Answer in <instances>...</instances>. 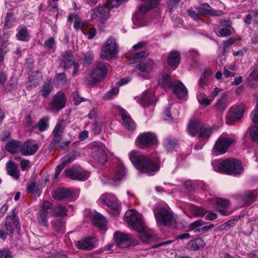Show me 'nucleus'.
I'll return each mask as SVG.
<instances>
[{"instance_id":"f257e3e1","label":"nucleus","mask_w":258,"mask_h":258,"mask_svg":"<svg viewBox=\"0 0 258 258\" xmlns=\"http://www.w3.org/2000/svg\"><path fill=\"white\" fill-rule=\"evenodd\" d=\"M128 156L135 167L140 172L152 175L159 169V164L154 163L139 151H132L129 153Z\"/></svg>"},{"instance_id":"f03ea898","label":"nucleus","mask_w":258,"mask_h":258,"mask_svg":"<svg viewBox=\"0 0 258 258\" xmlns=\"http://www.w3.org/2000/svg\"><path fill=\"white\" fill-rule=\"evenodd\" d=\"M212 166L215 171L227 174L236 175L243 171L241 162L233 159H228L220 162L214 161Z\"/></svg>"},{"instance_id":"7ed1b4c3","label":"nucleus","mask_w":258,"mask_h":258,"mask_svg":"<svg viewBox=\"0 0 258 258\" xmlns=\"http://www.w3.org/2000/svg\"><path fill=\"white\" fill-rule=\"evenodd\" d=\"M213 128L206 127L201 121L197 118H191L187 126L188 134L192 136H198L203 140H207L210 138Z\"/></svg>"},{"instance_id":"20e7f679","label":"nucleus","mask_w":258,"mask_h":258,"mask_svg":"<svg viewBox=\"0 0 258 258\" xmlns=\"http://www.w3.org/2000/svg\"><path fill=\"white\" fill-rule=\"evenodd\" d=\"M124 218L127 223L137 232H142L145 228L142 215L135 210H127Z\"/></svg>"},{"instance_id":"39448f33","label":"nucleus","mask_w":258,"mask_h":258,"mask_svg":"<svg viewBox=\"0 0 258 258\" xmlns=\"http://www.w3.org/2000/svg\"><path fill=\"white\" fill-rule=\"evenodd\" d=\"M106 63L98 62L95 64V68L87 77L86 79L89 84H95L102 81L106 78L108 73V66Z\"/></svg>"},{"instance_id":"423d86ee","label":"nucleus","mask_w":258,"mask_h":258,"mask_svg":"<svg viewBox=\"0 0 258 258\" xmlns=\"http://www.w3.org/2000/svg\"><path fill=\"white\" fill-rule=\"evenodd\" d=\"M235 142V139L222 135L218 138L212 149V154L214 156H218L225 154L227 149Z\"/></svg>"},{"instance_id":"0eeeda50","label":"nucleus","mask_w":258,"mask_h":258,"mask_svg":"<svg viewBox=\"0 0 258 258\" xmlns=\"http://www.w3.org/2000/svg\"><path fill=\"white\" fill-rule=\"evenodd\" d=\"M153 211L157 222L168 226L172 225L175 223L174 217L168 210L155 207Z\"/></svg>"},{"instance_id":"6e6552de","label":"nucleus","mask_w":258,"mask_h":258,"mask_svg":"<svg viewBox=\"0 0 258 258\" xmlns=\"http://www.w3.org/2000/svg\"><path fill=\"white\" fill-rule=\"evenodd\" d=\"M91 156L94 160L104 164L107 161V156L105 153L106 147L100 142H95L91 144Z\"/></svg>"},{"instance_id":"1a4fd4ad","label":"nucleus","mask_w":258,"mask_h":258,"mask_svg":"<svg viewBox=\"0 0 258 258\" xmlns=\"http://www.w3.org/2000/svg\"><path fill=\"white\" fill-rule=\"evenodd\" d=\"M117 53V45L115 39L109 38L100 51V57L102 59L109 60L115 56Z\"/></svg>"},{"instance_id":"9d476101","label":"nucleus","mask_w":258,"mask_h":258,"mask_svg":"<svg viewBox=\"0 0 258 258\" xmlns=\"http://www.w3.org/2000/svg\"><path fill=\"white\" fill-rule=\"evenodd\" d=\"M98 202L103 205H106L111 210H112L113 211L112 214L117 215L119 214L118 200L114 195L105 193L98 199Z\"/></svg>"},{"instance_id":"9b49d317","label":"nucleus","mask_w":258,"mask_h":258,"mask_svg":"<svg viewBox=\"0 0 258 258\" xmlns=\"http://www.w3.org/2000/svg\"><path fill=\"white\" fill-rule=\"evenodd\" d=\"M52 197L54 199L58 201L75 200L78 195L70 189L59 188L53 192Z\"/></svg>"},{"instance_id":"f8f14e48","label":"nucleus","mask_w":258,"mask_h":258,"mask_svg":"<svg viewBox=\"0 0 258 258\" xmlns=\"http://www.w3.org/2000/svg\"><path fill=\"white\" fill-rule=\"evenodd\" d=\"M244 110L243 105L234 106L231 107L227 114L226 121L229 125H231L239 120L243 116Z\"/></svg>"},{"instance_id":"ddd939ff","label":"nucleus","mask_w":258,"mask_h":258,"mask_svg":"<svg viewBox=\"0 0 258 258\" xmlns=\"http://www.w3.org/2000/svg\"><path fill=\"white\" fill-rule=\"evenodd\" d=\"M157 138L155 135L151 132H146L140 134L137 139V144L143 148L150 147L156 144Z\"/></svg>"},{"instance_id":"4468645a","label":"nucleus","mask_w":258,"mask_h":258,"mask_svg":"<svg viewBox=\"0 0 258 258\" xmlns=\"http://www.w3.org/2000/svg\"><path fill=\"white\" fill-rule=\"evenodd\" d=\"M52 212L51 203L48 201L43 203L42 209L37 214V219L39 223L43 226H47V217Z\"/></svg>"},{"instance_id":"2eb2a0df","label":"nucleus","mask_w":258,"mask_h":258,"mask_svg":"<svg viewBox=\"0 0 258 258\" xmlns=\"http://www.w3.org/2000/svg\"><path fill=\"white\" fill-rule=\"evenodd\" d=\"M110 9V8L106 6L99 7L93 11L91 14V17L93 19H97L99 22L103 23L109 18Z\"/></svg>"},{"instance_id":"dca6fc26","label":"nucleus","mask_w":258,"mask_h":258,"mask_svg":"<svg viewBox=\"0 0 258 258\" xmlns=\"http://www.w3.org/2000/svg\"><path fill=\"white\" fill-rule=\"evenodd\" d=\"M38 149V144L33 140H28L21 145V153L24 156H29L34 154Z\"/></svg>"},{"instance_id":"f3484780","label":"nucleus","mask_w":258,"mask_h":258,"mask_svg":"<svg viewBox=\"0 0 258 258\" xmlns=\"http://www.w3.org/2000/svg\"><path fill=\"white\" fill-rule=\"evenodd\" d=\"M114 237L118 246L121 248L128 246L130 242L133 239L131 235L119 232L114 234Z\"/></svg>"},{"instance_id":"a211bd4d","label":"nucleus","mask_w":258,"mask_h":258,"mask_svg":"<svg viewBox=\"0 0 258 258\" xmlns=\"http://www.w3.org/2000/svg\"><path fill=\"white\" fill-rule=\"evenodd\" d=\"M171 88L174 94L179 98H184L186 96L187 90L185 86L179 81H174Z\"/></svg>"},{"instance_id":"6ab92c4d","label":"nucleus","mask_w":258,"mask_h":258,"mask_svg":"<svg viewBox=\"0 0 258 258\" xmlns=\"http://www.w3.org/2000/svg\"><path fill=\"white\" fill-rule=\"evenodd\" d=\"M66 99L64 94L61 92L56 93L51 103V107L56 110H60L65 106Z\"/></svg>"},{"instance_id":"aec40b11","label":"nucleus","mask_w":258,"mask_h":258,"mask_svg":"<svg viewBox=\"0 0 258 258\" xmlns=\"http://www.w3.org/2000/svg\"><path fill=\"white\" fill-rule=\"evenodd\" d=\"M197 10L200 14L205 16H218L221 14V11L214 10L208 4L204 3L201 4Z\"/></svg>"},{"instance_id":"412c9836","label":"nucleus","mask_w":258,"mask_h":258,"mask_svg":"<svg viewBox=\"0 0 258 258\" xmlns=\"http://www.w3.org/2000/svg\"><path fill=\"white\" fill-rule=\"evenodd\" d=\"M18 224L17 218L15 213V210L12 211V214L7 217L5 226L6 227V234L10 235L13 232V227Z\"/></svg>"},{"instance_id":"4be33fe9","label":"nucleus","mask_w":258,"mask_h":258,"mask_svg":"<svg viewBox=\"0 0 258 258\" xmlns=\"http://www.w3.org/2000/svg\"><path fill=\"white\" fill-rule=\"evenodd\" d=\"M96 241L94 237H89L79 241L77 246L80 249L89 250L94 247Z\"/></svg>"},{"instance_id":"5701e85b","label":"nucleus","mask_w":258,"mask_h":258,"mask_svg":"<svg viewBox=\"0 0 258 258\" xmlns=\"http://www.w3.org/2000/svg\"><path fill=\"white\" fill-rule=\"evenodd\" d=\"M66 126V123L64 120H61L57 123L52 132L54 136V138L52 140L53 143L58 142V140L61 138Z\"/></svg>"},{"instance_id":"b1692460","label":"nucleus","mask_w":258,"mask_h":258,"mask_svg":"<svg viewBox=\"0 0 258 258\" xmlns=\"http://www.w3.org/2000/svg\"><path fill=\"white\" fill-rule=\"evenodd\" d=\"M205 242L201 238H196L190 240L186 244V248L189 251H197L202 248Z\"/></svg>"},{"instance_id":"393cba45","label":"nucleus","mask_w":258,"mask_h":258,"mask_svg":"<svg viewBox=\"0 0 258 258\" xmlns=\"http://www.w3.org/2000/svg\"><path fill=\"white\" fill-rule=\"evenodd\" d=\"M61 64L65 68H69L74 64V60L73 53L71 51L67 50L62 55Z\"/></svg>"},{"instance_id":"a878e982","label":"nucleus","mask_w":258,"mask_h":258,"mask_svg":"<svg viewBox=\"0 0 258 258\" xmlns=\"http://www.w3.org/2000/svg\"><path fill=\"white\" fill-rule=\"evenodd\" d=\"M119 113L122 117L123 122L128 130H133L135 128V124L127 112L123 109H120Z\"/></svg>"},{"instance_id":"bb28decb","label":"nucleus","mask_w":258,"mask_h":258,"mask_svg":"<svg viewBox=\"0 0 258 258\" xmlns=\"http://www.w3.org/2000/svg\"><path fill=\"white\" fill-rule=\"evenodd\" d=\"M155 64L153 60H148L146 62H141L138 64L136 68L141 73L149 74L154 68Z\"/></svg>"},{"instance_id":"cd10ccee","label":"nucleus","mask_w":258,"mask_h":258,"mask_svg":"<svg viewBox=\"0 0 258 258\" xmlns=\"http://www.w3.org/2000/svg\"><path fill=\"white\" fill-rule=\"evenodd\" d=\"M173 82H172L169 76L166 74H162L159 76L158 84L162 88L166 89L172 87Z\"/></svg>"},{"instance_id":"c85d7f7f","label":"nucleus","mask_w":258,"mask_h":258,"mask_svg":"<svg viewBox=\"0 0 258 258\" xmlns=\"http://www.w3.org/2000/svg\"><path fill=\"white\" fill-rule=\"evenodd\" d=\"M7 168L9 174L15 179H18L20 176V172L17 165L12 161L7 163Z\"/></svg>"},{"instance_id":"c756f323","label":"nucleus","mask_w":258,"mask_h":258,"mask_svg":"<svg viewBox=\"0 0 258 258\" xmlns=\"http://www.w3.org/2000/svg\"><path fill=\"white\" fill-rule=\"evenodd\" d=\"M180 60V57L179 52L172 51L169 54L167 61L170 66L176 68L178 65Z\"/></svg>"},{"instance_id":"7c9ffc66","label":"nucleus","mask_w":258,"mask_h":258,"mask_svg":"<svg viewBox=\"0 0 258 258\" xmlns=\"http://www.w3.org/2000/svg\"><path fill=\"white\" fill-rule=\"evenodd\" d=\"M156 101L152 99V94L148 91H146L143 93L140 100V103L145 107L149 104L155 103Z\"/></svg>"},{"instance_id":"2f4dec72","label":"nucleus","mask_w":258,"mask_h":258,"mask_svg":"<svg viewBox=\"0 0 258 258\" xmlns=\"http://www.w3.org/2000/svg\"><path fill=\"white\" fill-rule=\"evenodd\" d=\"M145 4L140 8L139 11L141 13H145L150 9L156 7L159 4V0H142Z\"/></svg>"},{"instance_id":"473e14b6","label":"nucleus","mask_w":258,"mask_h":258,"mask_svg":"<svg viewBox=\"0 0 258 258\" xmlns=\"http://www.w3.org/2000/svg\"><path fill=\"white\" fill-rule=\"evenodd\" d=\"M237 220L236 219H232L224 223V224L219 225L214 229L215 232H218L222 230H228L231 227H233L237 224Z\"/></svg>"},{"instance_id":"72a5a7b5","label":"nucleus","mask_w":258,"mask_h":258,"mask_svg":"<svg viewBox=\"0 0 258 258\" xmlns=\"http://www.w3.org/2000/svg\"><path fill=\"white\" fill-rule=\"evenodd\" d=\"M189 210L192 215L195 217H202L206 213V211L205 209L194 205L189 207Z\"/></svg>"},{"instance_id":"f704fd0d","label":"nucleus","mask_w":258,"mask_h":258,"mask_svg":"<svg viewBox=\"0 0 258 258\" xmlns=\"http://www.w3.org/2000/svg\"><path fill=\"white\" fill-rule=\"evenodd\" d=\"M17 39L20 41H28L30 39L28 30L26 27H23L18 30L16 34Z\"/></svg>"},{"instance_id":"c9c22d12","label":"nucleus","mask_w":258,"mask_h":258,"mask_svg":"<svg viewBox=\"0 0 258 258\" xmlns=\"http://www.w3.org/2000/svg\"><path fill=\"white\" fill-rule=\"evenodd\" d=\"M92 221L97 226L102 228L106 223L105 218L99 213H95L92 217Z\"/></svg>"},{"instance_id":"e433bc0d","label":"nucleus","mask_w":258,"mask_h":258,"mask_svg":"<svg viewBox=\"0 0 258 258\" xmlns=\"http://www.w3.org/2000/svg\"><path fill=\"white\" fill-rule=\"evenodd\" d=\"M52 212H50L51 216H63L67 215V210L65 207L61 205H57L55 208H52L51 206Z\"/></svg>"},{"instance_id":"4c0bfd02","label":"nucleus","mask_w":258,"mask_h":258,"mask_svg":"<svg viewBox=\"0 0 258 258\" xmlns=\"http://www.w3.org/2000/svg\"><path fill=\"white\" fill-rule=\"evenodd\" d=\"M20 147L21 143L17 140L9 142L6 145V149L12 153L16 152Z\"/></svg>"},{"instance_id":"58836bf2","label":"nucleus","mask_w":258,"mask_h":258,"mask_svg":"<svg viewBox=\"0 0 258 258\" xmlns=\"http://www.w3.org/2000/svg\"><path fill=\"white\" fill-rule=\"evenodd\" d=\"M49 119V117L46 116L42 118L39 121L36 126V127L39 130V132H44L47 130L48 127V122Z\"/></svg>"},{"instance_id":"ea45409f","label":"nucleus","mask_w":258,"mask_h":258,"mask_svg":"<svg viewBox=\"0 0 258 258\" xmlns=\"http://www.w3.org/2000/svg\"><path fill=\"white\" fill-rule=\"evenodd\" d=\"M251 20L258 23V10H251L247 15L244 21L247 24H250Z\"/></svg>"},{"instance_id":"a19ab883","label":"nucleus","mask_w":258,"mask_h":258,"mask_svg":"<svg viewBox=\"0 0 258 258\" xmlns=\"http://www.w3.org/2000/svg\"><path fill=\"white\" fill-rule=\"evenodd\" d=\"M125 168L122 166L119 167L115 171L113 178L114 184H116L118 181L122 179L125 175Z\"/></svg>"},{"instance_id":"79ce46f5","label":"nucleus","mask_w":258,"mask_h":258,"mask_svg":"<svg viewBox=\"0 0 258 258\" xmlns=\"http://www.w3.org/2000/svg\"><path fill=\"white\" fill-rule=\"evenodd\" d=\"M258 83V69L254 70L248 78V84L251 87H254Z\"/></svg>"},{"instance_id":"37998d69","label":"nucleus","mask_w":258,"mask_h":258,"mask_svg":"<svg viewBox=\"0 0 258 258\" xmlns=\"http://www.w3.org/2000/svg\"><path fill=\"white\" fill-rule=\"evenodd\" d=\"M53 89V86L51 80L48 81L45 83L42 86L41 90L42 95L44 97H47L49 95L50 92Z\"/></svg>"},{"instance_id":"c03bdc74","label":"nucleus","mask_w":258,"mask_h":258,"mask_svg":"<svg viewBox=\"0 0 258 258\" xmlns=\"http://www.w3.org/2000/svg\"><path fill=\"white\" fill-rule=\"evenodd\" d=\"M76 176V178L75 179L84 181L86 180L89 178L90 176V173L87 171L81 169H78Z\"/></svg>"},{"instance_id":"a18cd8bd","label":"nucleus","mask_w":258,"mask_h":258,"mask_svg":"<svg viewBox=\"0 0 258 258\" xmlns=\"http://www.w3.org/2000/svg\"><path fill=\"white\" fill-rule=\"evenodd\" d=\"M258 192L257 190L247 191L244 194L243 198L246 201L253 202Z\"/></svg>"},{"instance_id":"49530a36","label":"nucleus","mask_w":258,"mask_h":258,"mask_svg":"<svg viewBox=\"0 0 258 258\" xmlns=\"http://www.w3.org/2000/svg\"><path fill=\"white\" fill-rule=\"evenodd\" d=\"M58 142H56L55 143H53V140L51 141V145L53 148H55L56 149H63L67 147H68L71 143L70 141H67L65 142H61V138L58 140Z\"/></svg>"},{"instance_id":"de8ad7c7","label":"nucleus","mask_w":258,"mask_h":258,"mask_svg":"<svg viewBox=\"0 0 258 258\" xmlns=\"http://www.w3.org/2000/svg\"><path fill=\"white\" fill-rule=\"evenodd\" d=\"M55 85L58 87H61L64 85L66 83V77L64 74L61 73L57 74L54 78Z\"/></svg>"},{"instance_id":"09e8293b","label":"nucleus","mask_w":258,"mask_h":258,"mask_svg":"<svg viewBox=\"0 0 258 258\" xmlns=\"http://www.w3.org/2000/svg\"><path fill=\"white\" fill-rule=\"evenodd\" d=\"M227 106L225 99L224 98H221L216 103L215 108L217 111L222 112L226 109Z\"/></svg>"},{"instance_id":"8fccbe9b","label":"nucleus","mask_w":258,"mask_h":258,"mask_svg":"<svg viewBox=\"0 0 258 258\" xmlns=\"http://www.w3.org/2000/svg\"><path fill=\"white\" fill-rule=\"evenodd\" d=\"M94 60V53L92 51H88L85 54L83 59L84 66H88L92 63Z\"/></svg>"},{"instance_id":"3c124183","label":"nucleus","mask_w":258,"mask_h":258,"mask_svg":"<svg viewBox=\"0 0 258 258\" xmlns=\"http://www.w3.org/2000/svg\"><path fill=\"white\" fill-rule=\"evenodd\" d=\"M164 145L166 149L170 151L175 148L176 142L175 140L167 139L165 140Z\"/></svg>"},{"instance_id":"603ef678","label":"nucleus","mask_w":258,"mask_h":258,"mask_svg":"<svg viewBox=\"0 0 258 258\" xmlns=\"http://www.w3.org/2000/svg\"><path fill=\"white\" fill-rule=\"evenodd\" d=\"M119 90L117 88H112L110 90L106 92L104 96V98L107 100H110L112 99L114 97L117 95L118 93Z\"/></svg>"},{"instance_id":"864d4df0","label":"nucleus","mask_w":258,"mask_h":258,"mask_svg":"<svg viewBox=\"0 0 258 258\" xmlns=\"http://www.w3.org/2000/svg\"><path fill=\"white\" fill-rule=\"evenodd\" d=\"M77 170L78 169L74 167L72 168H67L64 170V173L66 176H68L71 179H75L76 178V174Z\"/></svg>"},{"instance_id":"5fc2aeb1","label":"nucleus","mask_w":258,"mask_h":258,"mask_svg":"<svg viewBox=\"0 0 258 258\" xmlns=\"http://www.w3.org/2000/svg\"><path fill=\"white\" fill-rule=\"evenodd\" d=\"M14 22V20L13 14L9 13L7 14L6 17L4 26L7 28H10L13 26Z\"/></svg>"},{"instance_id":"6e6d98bb","label":"nucleus","mask_w":258,"mask_h":258,"mask_svg":"<svg viewBox=\"0 0 258 258\" xmlns=\"http://www.w3.org/2000/svg\"><path fill=\"white\" fill-rule=\"evenodd\" d=\"M53 228L57 232H63L65 229L64 223L62 221H57L55 222Z\"/></svg>"},{"instance_id":"4d7b16f0","label":"nucleus","mask_w":258,"mask_h":258,"mask_svg":"<svg viewBox=\"0 0 258 258\" xmlns=\"http://www.w3.org/2000/svg\"><path fill=\"white\" fill-rule=\"evenodd\" d=\"M205 222L202 220H196L189 224V227L191 229V230H195L197 231V230L199 227L204 224Z\"/></svg>"},{"instance_id":"13d9d810","label":"nucleus","mask_w":258,"mask_h":258,"mask_svg":"<svg viewBox=\"0 0 258 258\" xmlns=\"http://www.w3.org/2000/svg\"><path fill=\"white\" fill-rule=\"evenodd\" d=\"M197 99L199 101V102L203 105L207 106L212 102L213 100H211L210 99H208L205 97H203L201 95H198L197 96Z\"/></svg>"},{"instance_id":"bf43d9fd","label":"nucleus","mask_w":258,"mask_h":258,"mask_svg":"<svg viewBox=\"0 0 258 258\" xmlns=\"http://www.w3.org/2000/svg\"><path fill=\"white\" fill-rule=\"evenodd\" d=\"M251 118L253 122L255 124H257L255 126H258V98L256 109L251 113Z\"/></svg>"},{"instance_id":"052dcab7","label":"nucleus","mask_w":258,"mask_h":258,"mask_svg":"<svg viewBox=\"0 0 258 258\" xmlns=\"http://www.w3.org/2000/svg\"><path fill=\"white\" fill-rule=\"evenodd\" d=\"M219 33V35L218 36L221 37L229 36L231 33L230 30L227 28H223L220 29Z\"/></svg>"},{"instance_id":"680f3d73","label":"nucleus","mask_w":258,"mask_h":258,"mask_svg":"<svg viewBox=\"0 0 258 258\" xmlns=\"http://www.w3.org/2000/svg\"><path fill=\"white\" fill-rule=\"evenodd\" d=\"M145 228L144 229L143 231L139 232V233H141V235L140 236V239H141V240L144 242H147L148 240H149L151 237L150 235L145 231Z\"/></svg>"},{"instance_id":"e2e57ef3","label":"nucleus","mask_w":258,"mask_h":258,"mask_svg":"<svg viewBox=\"0 0 258 258\" xmlns=\"http://www.w3.org/2000/svg\"><path fill=\"white\" fill-rule=\"evenodd\" d=\"M216 203L218 205L223 207H227L229 206V201L226 200L222 199L220 198H217L216 199Z\"/></svg>"},{"instance_id":"0e129e2a","label":"nucleus","mask_w":258,"mask_h":258,"mask_svg":"<svg viewBox=\"0 0 258 258\" xmlns=\"http://www.w3.org/2000/svg\"><path fill=\"white\" fill-rule=\"evenodd\" d=\"M171 105L168 106L164 112V119L166 120H171V116L170 113Z\"/></svg>"},{"instance_id":"69168bd1","label":"nucleus","mask_w":258,"mask_h":258,"mask_svg":"<svg viewBox=\"0 0 258 258\" xmlns=\"http://www.w3.org/2000/svg\"><path fill=\"white\" fill-rule=\"evenodd\" d=\"M214 227V225L211 224L209 225L204 226L202 228H199L197 230V231L200 233H204L212 229Z\"/></svg>"},{"instance_id":"338daca9","label":"nucleus","mask_w":258,"mask_h":258,"mask_svg":"<svg viewBox=\"0 0 258 258\" xmlns=\"http://www.w3.org/2000/svg\"><path fill=\"white\" fill-rule=\"evenodd\" d=\"M84 25L80 18H77L75 21L74 27L76 30L82 29Z\"/></svg>"},{"instance_id":"774afa93","label":"nucleus","mask_w":258,"mask_h":258,"mask_svg":"<svg viewBox=\"0 0 258 258\" xmlns=\"http://www.w3.org/2000/svg\"><path fill=\"white\" fill-rule=\"evenodd\" d=\"M30 161L28 160L23 159L20 162V167L22 170L24 171L28 168L30 165Z\"/></svg>"}]
</instances>
